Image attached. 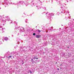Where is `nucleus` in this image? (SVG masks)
Instances as JSON below:
<instances>
[{
	"label": "nucleus",
	"mask_w": 74,
	"mask_h": 74,
	"mask_svg": "<svg viewBox=\"0 0 74 74\" xmlns=\"http://www.w3.org/2000/svg\"><path fill=\"white\" fill-rule=\"evenodd\" d=\"M52 13H50L49 14V15L48 17V19H51V16H52V15H51Z\"/></svg>",
	"instance_id": "nucleus-1"
},
{
	"label": "nucleus",
	"mask_w": 74,
	"mask_h": 74,
	"mask_svg": "<svg viewBox=\"0 0 74 74\" xmlns=\"http://www.w3.org/2000/svg\"><path fill=\"white\" fill-rule=\"evenodd\" d=\"M41 37V35H36V38H40Z\"/></svg>",
	"instance_id": "nucleus-2"
},
{
	"label": "nucleus",
	"mask_w": 74,
	"mask_h": 74,
	"mask_svg": "<svg viewBox=\"0 0 74 74\" xmlns=\"http://www.w3.org/2000/svg\"><path fill=\"white\" fill-rule=\"evenodd\" d=\"M33 59H38V58H37V56H35L33 57Z\"/></svg>",
	"instance_id": "nucleus-3"
},
{
	"label": "nucleus",
	"mask_w": 74,
	"mask_h": 74,
	"mask_svg": "<svg viewBox=\"0 0 74 74\" xmlns=\"http://www.w3.org/2000/svg\"><path fill=\"white\" fill-rule=\"evenodd\" d=\"M4 40H5L6 41L8 40V38H7V37H5L4 38Z\"/></svg>",
	"instance_id": "nucleus-4"
},
{
	"label": "nucleus",
	"mask_w": 74,
	"mask_h": 74,
	"mask_svg": "<svg viewBox=\"0 0 74 74\" xmlns=\"http://www.w3.org/2000/svg\"><path fill=\"white\" fill-rule=\"evenodd\" d=\"M31 60L32 64H34V60H33V59H31Z\"/></svg>",
	"instance_id": "nucleus-5"
},
{
	"label": "nucleus",
	"mask_w": 74,
	"mask_h": 74,
	"mask_svg": "<svg viewBox=\"0 0 74 74\" xmlns=\"http://www.w3.org/2000/svg\"><path fill=\"white\" fill-rule=\"evenodd\" d=\"M38 61H37V60H35L34 62V63H38Z\"/></svg>",
	"instance_id": "nucleus-6"
},
{
	"label": "nucleus",
	"mask_w": 74,
	"mask_h": 74,
	"mask_svg": "<svg viewBox=\"0 0 74 74\" xmlns=\"http://www.w3.org/2000/svg\"><path fill=\"white\" fill-rule=\"evenodd\" d=\"M38 32H39V33H40V32H41V31H40V30H39V29H38Z\"/></svg>",
	"instance_id": "nucleus-7"
},
{
	"label": "nucleus",
	"mask_w": 74,
	"mask_h": 74,
	"mask_svg": "<svg viewBox=\"0 0 74 74\" xmlns=\"http://www.w3.org/2000/svg\"><path fill=\"white\" fill-rule=\"evenodd\" d=\"M51 15V16H53L54 15V14L51 13V14L50 15Z\"/></svg>",
	"instance_id": "nucleus-8"
},
{
	"label": "nucleus",
	"mask_w": 74,
	"mask_h": 74,
	"mask_svg": "<svg viewBox=\"0 0 74 74\" xmlns=\"http://www.w3.org/2000/svg\"><path fill=\"white\" fill-rule=\"evenodd\" d=\"M33 36H35V35H36V33H34L33 34Z\"/></svg>",
	"instance_id": "nucleus-9"
},
{
	"label": "nucleus",
	"mask_w": 74,
	"mask_h": 74,
	"mask_svg": "<svg viewBox=\"0 0 74 74\" xmlns=\"http://www.w3.org/2000/svg\"><path fill=\"white\" fill-rule=\"evenodd\" d=\"M12 56H10L9 57V58H11V57Z\"/></svg>",
	"instance_id": "nucleus-10"
},
{
	"label": "nucleus",
	"mask_w": 74,
	"mask_h": 74,
	"mask_svg": "<svg viewBox=\"0 0 74 74\" xmlns=\"http://www.w3.org/2000/svg\"><path fill=\"white\" fill-rule=\"evenodd\" d=\"M46 33H48V30H46Z\"/></svg>",
	"instance_id": "nucleus-11"
},
{
	"label": "nucleus",
	"mask_w": 74,
	"mask_h": 74,
	"mask_svg": "<svg viewBox=\"0 0 74 74\" xmlns=\"http://www.w3.org/2000/svg\"><path fill=\"white\" fill-rule=\"evenodd\" d=\"M3 29H5V28H2V31H3Z\"/></svg>",
	"instance_id": "nucleus-12"
},
{
	"label": "nucleus",
	"mask_w": 74,
	"mask_h": 74,
	"mask_svg": "<svg viewBox=\"0 0 74 74\" xmlns=\"http://www.w3.org/2000/svg\"><path fill=\"white\" fill-rule=\"evenodd\" d=\"M0 28H2V26H0Z\"/></svg>",
	"instance_id": "nucleus-13"
},
{
	"label": "nucleus",
	"mask_w": 74,
	"mask_h": 74,
	"mask_svg": "<svg viewBox=\"0 0 74 74\" xmlns=\"http://www.w3.org/2000/svg\"><path fill=\"white\" fill-rule=\"evenodd\" d=\"M0 21H1V18H0Z\"/></svg>",
	"instance_id": "nucleus-14"
},
{
	"label": "nucleus",
	"mask_w": 74,
	"mask_h": 74,
	"mask_svg": "<svg viewBox=\"0 0 74 74\" xmlns=\"http://www.w3.org/2000/svg\"><path fill=\"white\" fill-rule=\"evenodd\" d=\"M72 61H73V62H74V59H73Z\"/></svg>",
	"instance_id": "nucleus-15"
},
{
	"label": "nucleus",
	"mask_w": 74,
	"mask_h": 74,
	"mask_svg": "<svg viewBox=\"0 0 74 74\" xmlns=\"http://www.w3.org/2000/svg\"><path fill=\"white\" fill-rule=\"evenodd\" d=\"M57 70H59V68H58L57 69Z\"/></svg>",
	"instance_id": "nucleus-16"
},
{
	"label": "nucleus",
	"mask_w": 74,
	"mask_h": 74,
	"mask_svg": "<svg viewBox=\"0 0 74 74\" xmlns=\"http://www.w3.org/2000/svg\"><path fill=\"white\" fill-rule=\"evenodd\" d=\"M20 29L21 30V32H22V30H21V28H20Z\"/></svg>",
	"instance_id": "nucleus-17"
},
{
	"label": "nucleus",
	"mask_w": 74,
	"mask_h": 74,
	"mask_svg": "<svg viewBox=\"0 0 74 74\" xmlns=\"http://www.w3.org/2000/svg\"><path fill=\"white\" fill-rule=\"evenodd\" d=\"M45 51H47V49H45Z\"/></svg>",
	"instance_id": "nucleus-18"
},
{
	"label": "nucleus",
	"mask_w": 74,
	"mask_h": 74,
	"mask_svg": "<svg viewBox=\"0 0 74 74\" xmlns=\"http://www.w3.org/2000/svg\"><path fill=\"white\" fill-rule=\"evenodd\" d=\"M24 64V63H22V64Z\"/></svg>",
	"instance_id": "nucleus-19"
},
{
	"label": "nucleus",
	"mask_w": 74,
	"mask_h": 74,
	"mask_svg": "<svg viewBox=\"0 0 74 74\" xmlns=\"http://www.w3.org/2000/svg\"><path fill=\"white\" fill-rule=\"evenodd\" d=\"M62 66V64H60V66Z\"/></svg>",
	"instance_id": "nucleus-20"
},
{
	"label": "nucleus",
	"mask_w": 74,
	"mask_h": 74,
	"mask_svg": "<svg viewBox=\"0 0 74 74\" xmlns=\"http://www.w3.org/2000/svg\"><path fill=\"white\" fill-rule=\"evenodd\" d=\"M22 49V47H21L20 49Z\"/></svg>",
	"instance_id": "nucleus-21"
},
{
	"label": "nucleus",
	"mask_w": 74,
	"mask_h": 74,
	"mask_svg": "<svg viewBox=\"0 0 74 74\" xmlns=\"http://www.w3.org/2000/svg\"><path fill=\"white\" fill-rule=\"evenodd\" d=\"M21 2H22V3H23V1H21Z\"/></svg>",
	"instance_id": "nucleus-22"
},
{
	"label": "nucleus",
	"mask_w": 74,
	"mask_h": 74,
	"mask_svg": "<svg viewBox=\"0 0 74 74\" xmlns=\"http://www.w3.org/2000/svg\"><path fill=\"white\" fill-rule=\"evenodd\" d=\"M48 14V12H47V13L46 14Z\"/></svg>",
	"instance_id": "nucleus-23"
},
{
	"label": "nucleus",
	"mask_w": 74,
	"mask_h": 74,
	"mask_svg": "<svg viewBox=\"0 0 74 74\" xmlns=\"http://www.w3.org/2000/svg\"><path fill=\"white\" fill-rule=\"evenodd\" d=\"M52 27H53H53H51V29H52Z\"/></svg>",
	"instance_id": "nucleus-24"
},
{
	"label": "nucleus",
	"mask_w": 74,
	"mask_h": 74,
	"mask_svg": "<svg viewBox=\"0 0 74 74\" xmlns=\"http://www.w3.org/2000/svg\"><path fill=\"white\" fill-rule=\"evenodd\" d=\"M56 64H57V62H56Z\"/></svg>",
	"instance_id": "nucleus-25"
},
{
	"label": "nucleus",
	"mask_w": 74,
	"mask_h": 74,
	"mask_svg": "<svg viewBox=\"0 0 74 74\" xmlns=\"http://www.w3.org/2000/svg\"><path fill=\"white\" fill-rule=\"evenodd\" d=\"M23 30H25V29H24V28H23Z\"/></svg>",
	"instance_id": "nucleus-26"
},
{
	"label": "nucleus",
	"mask_w": 74,
	"mask_h": 74,
	"mask_svg": "<svg viewBox=\"0 0 74 74\" xmlns=\"http://www.w3.org/2000/svg\"><path fill=\"white\" fill-rule=\"evenodd\" d=\"M45 10H46V8H45Z\"/></svg>",
	"instance_id": "nucleus-27"
},
{
	"label": "nucleus",
	"mask_w": 74,
	"mask_h": 74,
	"mask_svg": "<svg viewBox=\"0 0 74 74\" xmlns=\"http://www.w3.org/2000/svg\"><path fill=\"white\" fill-rule=\"evenodd\" d=\"M22 62H23V60H22Z\"/></svg>",
	"instance_id": "nucleus-28"
},
{
	"label": "nucleus",
	"mask_w": 74,
	"mask_h": 74,
	"mask_svg": "<svg viewBox=\"0 0 74 74\" xmlns=\"http://www.w3.org/2000/svg\"><path fill=\"white\" fill-rule=\"evenodd\" d=\"M67 3H68V1H67Z\"/></svg>",
	"instance_id": "nucleus-29"
},
{
	"label": "nucleus",
	"mask_w": 74,
	"mask_h": 74,
	"mask_svg": "<svg viewBox=\"0 0 74 74\" xmlns=\"http://www.w3.org/2000/svg\"><path fill=\"white\" fill-rule=\"evenodd\" d=\"M63 12H61V13H62Z\"/></svg>",
	"instance_id": "nucleus-30"
},
{
	"label": "nucleus",
	"mask_w": 74,
	"mask_h": 74,
	"mask_svg": "<svg viewBox=\"0 0 74 74\" xmlns=\"http://www.w3.org/2000/svg\"><path fill=\"white\" fill-rule=\"evenodd\" d=\"M26 23H27V22L26 21Z\"/></svg>",
	"instance_id": "nucleus-31"
},
{
	"label": "nucleus",
	"mask_w": 74,
	"mask_h": 74,
	"mask_svg": "<svg viewBox=\"0 0 74 74\" xmlns=\"http://www.w3.org/2000/svg\"><path fill=\"white\" fill-rule=\"evenodd\" d=\"M3 25H4V24H3Z\"/></svg>",
	"instance_id": "nucleus-32"
},
{
	"label": "nucleus",
	"mask_w": 74,
	"mask_h": 74,
	"mask_svg": "<svg viewBox=\"0 0 74 74\" xmlns=\"http://www.w3.org/2000/svg\"><path fill=\"white\" fill-rule=\"evenodd\" d=\"M21 28H23V27H21Z\"/></svg>",
	"instance_id": "nucleus-33"
},
{
	"label": "nucleus",
	"mask_w": 74,
	"mask_h": 74,
	"mask_svg": "<svg viewBox=\"0 0 74 74\" xmlns=\"http://www.w3.org/2000/svg\"><path fill=\"white\" fill-rule=\"evenodd\" d=\"M14 22L16 23V22L15 21H14Z\"/></svg>",
	"instance_id": "nucleus-34"
},
{
	"label": "nucleus",
	"mask_w": 74,
	"mask_h": 74,
	"mask_svg": "<svg viewBox=\"0 0 74 74\" xmlns=\"http://www.w3.org/2000/svg\"><path fill=\"white\" fill-rule=\"evenodd\" d=\"M54 30H56V29H55Z\"/></svg>",
	"instance_id": "nucleus-35"
},
{
	"label": "nucleus",
	"mask_w": 74,
	"mask_h": 74,
	"mask_svg": "<svg viewBox=\"0 0 74 74\" xmlns=\"http://www.w3.org/2000/svg\"><path fill=\"white\" fill-rule=\"evenodd\" d=\"M36 27H37V26H36Z\"/></svg>",
	"instance_id": "nucleus-36"
},
{
	"label": "nucleus",
	"mask_w": 74,
	"mask_h": 74,
	"mask_svg": "<svg viewBox=\"0 0 74 74\" xmlns=\"http://www.w3.org/2000/svg\"><path fill=\"white\" fill-rule=\"evenodd\" d=\"M50 30H51V29H50Z\"/></svg>",
	"instance_id": "nucleus-37"
},
{
	"label": "nucleus",
	"mask_w": 74,
	"mask_h": 74,
	"mask_svg": "<svg viewBox=\"0 0 74 74\" xmlns=\"http://www.w3.org/2000/svg\"><path fill=\"white\" fill-rule=\"evenodd\" d=\"M6 17H8V16H6Z\"/></svg>",
	"instance_id": "nucleus-38"
},
{
	"label": "nucleus",
	"mask_w": 74,
	"mask_h": 74,
	"mask_svg": "<svg viewBox=\"0 0 74 74\" xmlns=\"http://www.w3.org/2000/svg\"><path fill=\"white\" fill-rule=\"evenodd\" d=\"M62 25V26H63V25Z\"/></svg>",
	"instance_id": "nucleus-39"
},
{
	"label": "nucleus",
	"mask_w": 74,
	"mask_h": 74,
	"mask_svg": "<svg viewBox=\"0 0 74 74\" xmlns=\"http://www.w3.org/2000/svg\"><path fill=\"white\" fill-rule=\"evenodd\" d=\"M33 4H34V3H33Z\"/></svg>",
	"instance_id": "nucleus-40"
},
{
	"label": "nucleus",
	"mask_w": 74,
	"mask_h": 74,
	"mask_svg": "<svg viewBox=\"0 0 74 74\" xmlns=\"http://www.w3.org/2000/svg\"><path fill=\"white\" fill-rule=\"evenodd\" d=\"M8 21H9V20H8Z\"/></svg>",
	"instance_id": "nucleus-41"
},
{
	"label": "nucleus",
	"mask_w": 74,
	"mask_h": 74,
	"mask_svg": "<svg viewBox=\"0 0 74 74\" xmlns=\"http://www.w3.org/2000/svg\"><path fill=\"white\" fill-rule=\"evenodd\" d=\"M68 48H69V47H68Z\"/></svg>",
	"instance_id": "nucleus-42"
},
{
	"label": "nucleus",
	"mask_w": 74,
	"mask_h": 74,
	"mask_svg": "<svg viewBox=\"0 0 74 74\" xmlns=\"http://www.w3.org/2000/svg\"><path fill=\"white\" fill-rule=\"evenodd\" d=\"M14 4V3H13V4Z\"/></svg>",
	"instance_id": "nucleus-43"
},
{
	"label": "nucleus",
	"mask_w": 74,
	"mask_h": 74,
	"mask_svg": "<svg viewBox=\"0 0 74 74\" xmlns=\"http://www.w3.org/2000/svg\"><path fill=\"white\" fill-rule=\"evenodd\" d=\"M36 7H37V6Z\"/></svg>",
	"instance_id": "nucleus-44"
},
{
	"label": "nucleus",
	"mask_w": 74,
	"mask_h": 74,
	"mask_svg": "<svg viewBox=\"0 0 74 74\" xmlns=\"http://www.w3.org/2000/svg\"><path fill=\"white\" fill-rule=\"evenodd\" d=\"M12 23V22L11 23Z\"/></svg>",
	"instance_id": "nucleus-45"
}]
</instances>
